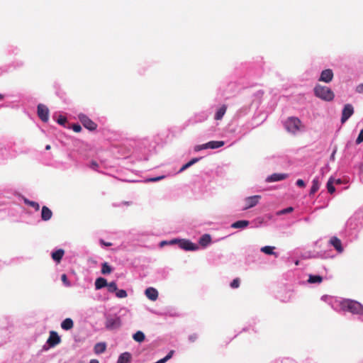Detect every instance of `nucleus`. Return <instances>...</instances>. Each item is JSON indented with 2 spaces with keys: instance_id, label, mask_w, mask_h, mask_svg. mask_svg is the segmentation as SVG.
Segmentation results:
<instances>
[{
  "instance_id": "nucleus-25",
  "label": "nucleus",
  "mask_w": 363,
  "mask_h": 363,
  "mask_svg": "<svg viewBox=\"0 0 363 363\" xmlns=\"http://www.w3.org/2000/svg\"><path fill=\"white\" fill-rule=\"evenodd\" d=\"M320 188V183L318 178L313 179L312 186L310 190V195L314 194Z\"/></svg>"
},
{
  "instance_id": "nucleus-3",
  "label": "nucleus",
  "mask_w": 363,
  "mask_h": 363,
  "mask_svg": "<svg viewBox=\"0 0 363 363\" xmlns=\"http://www.w3.org/2000/svg\"><path fill=\"white\" fill-rule=\"evenodd\" d=\"M301 126V121L297 117H289L284 122V127L286 130L292 133L296 134L300 130Z\"/></svg>"
},
{
  "instance_id": "nucleus-48",
  "label": "nucleus",
  "mask_w": 363,
  "mask_h": 363,
  "mask_svg": "<svg viewBox=\"0 0 363 363\" xmlns=\"http://www.w3.org/2000/svg\"><path fill=\"white\" fill-rule=\"evenodd\" d=\"M293 211V208L292 207H289L287 208H286L285 210L283 211L284 213H289V212H291Z\"/></svg>"
},
{
  "instance_id": "nucleus-5",
  "label": "nucleus",
  "mask_w": 363,
  "mask_h": 363,
  "mask_svg": "<svg viewBox=\"0 0 363 363\" xmlns=\"http://www.w3.org/2000/svg\"><path fill=\"white\" fill-rule=\"evenodd\" d=\"M105 326L108 330H115L119 328L121 326V318L118 316L107 318Z\"/></svg>"
},
{
  "instance_id": "nucleus-37",
  "label": "nucleus",
  "mask_w": 363,
  "mask_h": 363,
  "mask_svg": "<svg viewBox=\"0 0 363 363\" xmlns=\"http://www.w3.org/2000/svg\"><path fill=\"white\" fill-rule=\"evenodd\" d=\"M57 123L60 125H65V124L67 123V118L65 116H60L59 118L57 119Z\"/></svg>"
},
{
  "instance_id": "nucleus-15",
  "label": "nucleus",
  "mask_w": 363,
  "mask_h": 363,
  "mask_svg": "<svg viewBox=\"0 0 363 363\" xmlns=\"http://www.w3.org/2000/svg\"><path fill=\"white\" fill-rule=\"evenodd\" d=\"M52 216V211L47 206H44L42 208L41 218L43 220H49Z\"/></svg>"
},
{
  "instance_id": "nucleus-2",
  "label": "nucleus",
  "mask_w": 363,
  "mask_h": 363,
  "mask_svg": "<svg viewBox=\"0 0 363 363\" xmlns=\"http://www.w3.org/2000/svg\"><path fill=\"white\" fill-rule=\"evenodd\" d=\"M340 305L342 310L349 311L352 313L362 314L363 313V306L357 301L345 300L342 301Z\"/></svg>"
},
{
  "instance_id": "nucleus-31",
  "label": "nucleus",
  "mask_w": 363,
  "mask_h": 363,
  "mask_svg": "<svg viewBox=\"0 0 363 363\" xmlns=\"http://www.w3.org/2000/svg\"><path fill=\"white\" fill-rule=\"evenodd\" d=\"M24 203L34 208L35 211H38L40 209V205L38 204V203L35 201H32L28 200V199H24Z\"/></svg>"
},
{
  "instance_id": "nucleus-28",
  "label": "nucleus",
  "mask_w": 363,
  "mask_h": 363,
  "mask_svg": "<svg viewBox=\"0 0 363 363\" xmlns=\"http://www.w3.org/2000/svg\"><path fill=\"white\" fill-rule=\"evenodd\" d=\"M145 337L144 333L141 331L136 332L133 336V340L138 342H142L143 341H144Z\"/></svg>"
},
{
  "instance_id": "nucleus-1",
  "label": "nucleus",
  "mask_w": 363,
  "mask_h": 363,
  "mask_svg": "<svg viewBox=\"0 0 363 363\" xmlns=\"http://www.w3.org/2000/svg\"><path fill=\"white\" fill-rule=\"evenodd\" d=\"M314 94L316 97L326 101H331L335 97L333 91L329 87L320 84L315 86Z\"/></svg>"
},
{
  "instance_id": "nucleus-34",
  "label": "nucleus",
  "mask_w": 363,
  "mask_h": 363,
  "mask_svg": "<svg viewBox=\"0 0 363 363\" xmlns=\"http://www.w3.org/2000/svg\"><path fill=\"white\" fill-rule=\"evenodd\" d=\"M116 296L118 298H123L127 297L128 294L125 290H123V289L118 290L117 289V291H116Z\"/></svg>"
},
{
  "instance_id": "nucleus-33",
  "label": "nucleus",
  "mask_w": 363,
  "mask_h": 363,
  "mask_svg": "<svg viewBox=\"0 0 363 363\" xmlns=\"http://www.w3.org/2000/svg\"><path fill=\"white\" fill-rule=\"evenodd\" d=\"M327 189L330 194H333L335 191V188L333 185V179L330 178L327 183Z\"/></svg>"
},
{
  "instance_id": "nucleus-30",
  "label": "nucleus",
  "mask_w": 363,
  "mask_h": 363,
  "mask_svg": "<svg viewBox=\"0 0 363 363\" xmlns=\"http://www.w3.org/2000/svg\"><path fill=\"white\" fill-rule=\"evenodd\" d=\"M112 272L111 267L108 264L107 262H104L102 264L101 267V273L103 274H108Z\"/></svg>"
},
{
  "instance_id": "nucleus-47",
  "label": "nucleus",
  "mask_w": 363,
  "mask_h": 363,
  "mask_svg": "<svg viewBox=\"0 0 363 363\" xmlns=\"http://www.w3.org/2000/svg\"><path fill=\"white\" fill-rule=\"evenodd\" d=\"M101 243L105 246H107V247H109V246H111L112 245V243L111 242H104V240H101Z\"/></svg>"
},
{
  "instance_id": "nucleus-26",
  "label": "nucleus",
  "mask_w": 363,
  "mask_h": 363,
  "mask_svg": "<svg viewBox=\"0 0 363 363\" xmlns=\"http://www.w3.org/2000/svg\"><path fill=\"white\" fill-rule=\"evenodd\" d=\"M274 247L272 246H264L261 248V252L269 255H273L277 257L278 255L274 252Z\"/></svg>"
},
{
  "instance_id": "nucleus-36",
  "label": "nucleus",
  "mask_w": 363,
  "mask_h": 363,
  "mask_svg": "<svg viewBox=\"0 0 363 363\" xmlns=\"http://www.w3.org/2000/svg\"><path fill=\"white\" fill-rule=\"evenodd\" d=\"M363 142V129L361 130L357 138L356 139V144L359 145Z\"/></svg>"
},
{
  "instance_id": "nucleus-29",
  "label": "nucleus",
  "mask_w": 363,
  "mask_h": 363,
  "mask_svg": "<svg viewBox=\"0 0 363 363\" xmlns=\"http://www.w3.org/2000/svg\"><path fill=\"white\" fill-rule=\"evenodd\" d=\"M199 160V158H193L189 162H188L184 165H183L182 167L180 169L179 172H183L184 170L186 169L187 168H189V167H191V165H193L194 164L197 162Z\"/></svg>"
},
{
  "instance_id": "nucleus-45",
  "label": "nucleus",
  "mask_w": 363,
  "mask_h": 363,
  "mask_svg": "<svg viewBox=\"0 0 363 363\" xmlns=\"http://www.w3.org/2000/svg\"><path fill=\"white\" fill-rule=\"evenodd\" d=\"M172 354H173V351H171L166 357L162 358L164 362H166L168 359H169L172 357Z\"/></svg>"
},
{
  "instance_id": "nucleus-52",
  "label": "nucleus",
  "mask_w": 363,
  "mask_h": 363,
  "mask_svg": "<svg viewBox=\"0 0 363 363\" xmlns=\"http://www.w3.org/2000/svg\"><path fill=\"white\" fill-rule=\"evenodd\" d=\"M298 263H299V262L298 260L295 262L296 265H298Z\"/></svg>"
},
{
  "instance_id": "nucleus-41",
  "label": "nucleus",
  "mask_w": 363,
  "mask_h": 363,
  "mask_svg": "<svg viewBox=\"0 0 363 363\" xmlns=\"http://www.w3.org/2000/svg\"><path fill=\"white\" fill-rule=\"evenodd\" d=\"M165 177L164 176H160V177H152V178H150L147 179L148 182H157L159 180H161L162 179H164Z\"/></svg>"
},
{
  "instance_id": "nucleus-46",
  "label": "nucleus",
  "mask_w": 363,
  "mask_h": 363,
  "mask_svg": "<svg viewBox=\"0 0 363 363\" xmlns=\"http://www.w3.org/2000/svg\"><path fill=\"white\" fill-rule=\"evenodd\" d=\"M90 167H91L92 169H97V167H99V165H98V164H97V162H95V161H92V162H91V165H90Z\"/></svg>"
},
{
  "instance_id": "nucleus-27",
  "label": "nucleus",
  "mask_w": 363,
  "mask_h": 363,
  "mask_svg": "<svg viewBox=\"0 0 363 363\" xmlns=\"http://www.w3.org/2000/svg\"><path fill=\"white\" fill-rule=\"evenodd\" d=\"M323 281V277L319 275H309V278L308 279V281L311 284H315V283H321Z\"/></svg>"
},
{
  "instance_id": "nucleus-50",
  "label": "nucleus",
  "mask_w": 363,
  "mask_h": 363,
  "mask_svg": "<svg viewBox=\"0 0 363 363\" xmlns=\"http://www.w3.org/2000/svg\"><path fill=\"white\" fill-rule=\"evenodd\" d=\"M50 149H51V146H50V145H47L45 146V150H50Z\"/></svg>"
},
{
  "instance_id": "nucleus-19",
  "label": "nucleus",
  "mask_w": 363,
  "mask_h": 363,
  "mask_svg": "<svg viewBox=\"0 0 363 363\" xmlns=\"http://www.w3.org/2000/svg\"><path fill=\"white\" fill-rule=\"evenodd\" d=\"M224 141H210L206 143L205 146H207L208 148L211 149H217L224 145Z\"/></svg>"
},
{
  "instance_id": "nucleus-10",
  "label": "nucleus",
  "mask_w": 363,
  "mask_h": 363,
  "mask_svg": "<svg viewBox=\"0 0 363 363\" xmlns=\"http://www.w3.org/2000/svg\"><path fill=\"white\" fill-rule=\"evenodd\" d=\"M61 342L60 337L58 335L57 333L55 331H51L50 333V336L47 340V343L50 347H53L57 345L60 344Z\"/></svg>"
},
{
  "instance_id": "nucleus-51",
  "label": "nucleus",
  "mask_w": 363,
  "mask_h": 363,
  "mask_svg": "<svg viewBox=\"0 0 363 363\" xmlns=\"http://www.w3.org/2000/svg\"><path fill=\"white\" fill-rule=\"evenodd\" d=\"M4 99V96L2 94H0V101L3 100Z\"/></svg>"
},
{
  "instance_id": "nucleus-43",
  "label": "nucleus",
  "mask_w": 363,
  "mask_h": 363,
  "mask_svg": "<svg viewBox=\"0 0 363 363\" xmlns=\"http://www.w3.org/2000/svg\"><path fill=\"white\" fill-rule=\"evenodd\" d=\"M356 91L359 94H363V83L356 87Z\"/></svg>"
},
{
  "instance_id": "nucleus-12",
  "label": "nucleus",
  "mask_w": 363,
  "mask_h": 363,
  "mask_svg": "<svg viewBox=\"0 0 363 363\" xmlns=\"http://www.w3.org/2000/svg\"><path fill=\"white\" fill-rule=\"evenodd\" d=\"M287 177H288V175L286 174L274 173L267 177V182H274L281 181V180L286 179Z\"/></svg>"
},
{
  "instance_id": "nucleus-18",
  "label": "nucleus",
  "mask_w": 363,
  "mask_h": 363,
  "mask_svg": "<svg viewBox=\"0 0 363 363\" xmlns=\"http://www.w3.org/2000/svg\"><path fill=\"white\" fill-rule=\"evenodd\" d=\"M73 326H74L73 320L69 318L65 319L61 323L62 328L65 330H69L72 329L73 328Z\"/></svg>"
},
{
  "instance_id": "nucleus-4",
  "label": "nucleus",
  "mask_w": 363,
  "mask_h": 363,
  "mask_svg": "<svg viewBox=\"0 0 363 363\" xmlns=\"http://www.w3.org/2000/svg\"><path fill=\"white\" fill-rule=\"evenodd\" d=\"M170 244H175L178 243L179 246L181 249L185 250H196L199 247L198 246L191 242V241L188 240H177L174 239L169 242Z\"/></svg>"
},
{
  "instance_id": "nucleus-40",
  "label": "nucleus",
  "mask_w": 363,
  "mask_h": 363,
  "mask_svg": "<svg viewBox=\"0 0 363 363\" xmlns=\"http://www.w3.org/2000/svg\"><path fill=\"white\" fill-rule=\"evenodd\" d=\"M72 130L76 133H79L82 130V127L79 124H74L72 125Z\"/></svg>"
},
{
  "instance_id": "nucleus-14",
  "label": "nucleus",
  "mask_w": 363,
  "mask_h": 363,
  "mask_svg": "<svg viewBox=\"0 0 363 363\" xmlns=\"http://www.w3.org/2000/svg\"><path fill=\"white\" fill-rule=\"evenodd\" d=\"M145 296L151 301H156L158 298V291L152 287L147 288L145 291Z\"/></svg>"
},
{
  "instance_id": "nucleus-7",
  "label": "nucleus",
  "mask_w": 363,
  "mask_h": 363,
  "mask_svg": "<svg viewBox=\"0 0 363 363\" xmlns=\"http://www.w3.org/2000/svg\"><path fill=\"white\" fill-rule=\"evenodd\" d=\"M353 113L354 108L352 105L350 104H345L342 111V123H345L349 119V118L353 115Z\"/></svg>"
},
{
  "instance_id": "nucleus-20",
  "label": "nucleus",
  "mask_w": 363,
  "mask_h": 363,
  "mask_svg": "<svg viewBox=\"0 0 363 363\" xmlns=\"http://www.w3.org/2000/svg\"><path fill=\"white\" fill-rule=\"evenodd\" d=\"M107 281L103 277H99L95 281V288L96 290L101 289L103 287L106 286Z\"/></svg>"
},
{
  "instance_id": "nucleus-22",
  "label": "nucleus",
  "mask_w": 363,
  "mask_h": 363,
  "mask_svg": "<svg viewBox=\"0 0 363 363\" xmlns=\"http://www.w3.org/2000/svg\"><path fill=\"white\" fill-rule=\"evenodd\" d=\"M211 238L210 235L205 234L200 238L199 244L201 246L206 247L211 242Z\"/></svg>"
},
{
  "instance_id": "nucleus-13",
  "label": "nucleus",
  "mask_w": 363,
  "mask_h": 363,
  "mask_svg": "<svg viewBox=\"0 0 363 363\" xmlns=\"http://www.w3.org/2000/svg\"><path fill=\"white\" fill-rule=\"evenodd\" d=\"M330 243L335 247V249L339 252L341 253L343 252V247L342 246L341 240L334 236L330 238Z\"/></svg>"
},
{
  "instance_id": "nucleus-8",
  "label": "nucleus",
  "mask_w": 363,
  "mask_h": 363,
  "mask_svg": "<svg viewBox=\"0 0 363 363\" xmlns=\"http://www.w3.org/2000/svg\"><path fill=\"white\" fill-rule=\"evenodd\" d=\"M38 117L43 121L47 122L49 119V109L43 104H38Z\"/></svg>"
},
{
  "instance_id": "nucleus-39",
  "label": "nucleus",
  "mask_w": 363,
  "mask_h": 363,
  "mask_svg": "<svg viewBox=\"0 0 363 363\" xmlns=\"http://www.w3.org/2000/svg\"><path fill=\"white\" fill-rule=\"evenodd\" d=\"M62 281L66 285L69 286V282L68 281L67 275L65 274H63L61 277Z\"/></svg>"
},
{
  "instance_id": "nucleus-49",
  "label": "nucleus",
  "mask_w": 363,
  "mask_h": 363,
  "mask_svg": "<svg viewBox=\"0 0 363 363\" xmlns=\"http://www.w3.org/2000/svg\"><path fill=\"white\" fill-rule=\"evenodd\" d=\"M90 363H99V361L97 359H91L90 361Z\"/></svg>"
},
{
  "instance_id": "nucleus-9",
  "label": "nucleus",
  "mask_w": 363,
  "mask_h": 363,
  "mask_svg": "<svg viewBox=\"0 0 363 363\" xmlns=\"http://www.w3.org/2000/svg\"><path fill=\"white\" fill-rule=\"evenodd\" d=\"M261 199V196L259 195H255L252 196L247 197L245 199V207L243 208V210H247L250 208H252L255 206L258 203L259 199Z\"/></svg>"
},
{
  "instance_id": "nucleus-23",
  "label": "nucleus",
  "mask_w": 363,
  "mask_h": 363,
  "mask_svg": "<svg viewBox=\"0 0 363 363\" xmlns=\"http://www.w3.org/2000/svg\"><path fill=\"white\" fill-rule=\"evenodd\" d=\"M248 225H249V221L242 220H238V221L233 223L231 225V227L233 228H244L247 227Z\"/></svg>"
},
{
  "instance_id": "nucleus-11",
  "label": "nucleus",
  "mask_w": 363,
  "mask_h": 363,
  "mask_svg": "<svg viewBox=\"0 0 363 363\" xmlns=\"http://www.w3.org/2000/svg\"><path fill=\"white\" fill-rule=\"evenodd\" d=\"M333 78V72L332 69H327L322 71L320 74V77L319 78V81L324 82L325 83H329L332 81Z\"/></svg>"
},
{
  "instance_id": "nucleus-35",
  "label": "nucleus",
  "mask_w": 363,
  "mask_h": 363,
  "mask_svg": "<svg viewBox=\"0 0 363 363\" xmlns=\"http://www.w3.org/2000/svg\"><path fill=\"white\" fill-rule=\"evenodd\" d=\"M240 280L239 278H235L230 283V286L233 289H237L240 286Z\"/></svg>"
},
{
  "instance_id": "nucleus-38",
  "label": "nucleus",
  "mask_w": 363,
  "mask_h": 363,
  "mask_svg": "<svg viewBox=\"0 0 363 363\" xmlns=\"http://www.w3.org/2000/svg\"><path fill=\"white\" fill-rule=\"evenodd\" d=\"M206 145V143L205 144H203V145H196L195 147H194V150L198 152V151H200L201 150H204V149H208V147L207 146H205Z\"/></svg>"
},
{
  "instance_id": "nucleus-17",
  "label": "nucleus",
  "mask_w": 363,
  "mask_h": 363,
  "mask_svg": "<svg viewBox=\"0 0 363 363\" xmlns=\"http://www.w3.org/2000/svg\"><path fill=\"white\" fill-rule=\"evenodd\" d=\"M65 254V251L62 249H59L55 252H53L51 255L52 258L57 262V263L60 262L63 255Z\"/></svg>"
},
{
  "instance_id": "nucleus-24",
  "label": "nucleus",
  "mask_w": 363,
  "mask_h": 363,
  "mask_svg": "<svg viewBox=\"0 0 363 363\" xmlns=\"http://www.w3.org/2000/svg\"><path fill=\"white\" fill-rule=\"evenodd\" d=\"M106 349V345L104 342H99L95 345L94 352L96 354H101L105 352Z\"/></svg>"
},
{
  "instance_id": "nucleus-6",
  "label": "nucleus",
  "mask_w": 363,
  "mask_h": 363,
  "mask_svg": "<svg viewBox=\"0 0 363 363\" xmlns=\"http://www.w3.org/2000/svg\"><path fill=\"white\" fill-rule=\"evenodd\" d=\"M79 119L80 122L82 123L84 128L89 130H94L97 128L96 123L92 121L87 116L84 114H79Z\"/></svg>"
},
{
  "instance_id": "nucleus-32",
  "label": "nucleus",
  "mask_w": 363,
  "mask_h": 363,
  "mask_svg": "<svg viewBox=\"0 0 363 363\" xmlns=\"http://www.w3.org/2000/svg\"><path fill=\"white\" fill-rule=\"evenodd\" d=\"M106 286L108 292L110 293L116 292L118 289L117 285L114 281L110 282L108 284L107 283Z\"/></svg>"
},
{
  "instance_id": "nucleus-21",
  "label": "nucleus",
  "mask_w": 363,
  "mask_h": 363,
  "mask_svg": "<svg viewBox=\"0 0 363 363\" xmlns=\"http://www.w3.org/2000/svg\"><path fill=\"white\" fill-rule=\"evenodd\" d=\"M130 359L131 354L129 352H124L119 356L117 363H128Z\"/></svg>"
},
{
  "instance_id": "nucleus-16",
  "label": "nucleus",
  "mask_w": 363,
  "mask_h": 363,
  "mask_svg": "<svg viewBox=\"0 0 363 363\" xmlns=\"http://www.w3.org/2000/svg\"><path fill=\"white\" fill-rule=\"evenodd\" d=\"M226 110H227L226 105L224 104L222 106H220L216 111L215 116H214V119L216 121L221 120L223 118V116L225 115Z\"/></svg>"
},
{
  "instance_id": "nucleus-53",
  "label": "nucleus",
  "mask_w": 363,
  "mask_h": 363,
  "mask_svg": "<svg viewBox=\"0 0 363 363\" xmlns=\"http://www.w3.org/2000/svg\"><path fill=\"white\" fill-rule=\"evenodd\" d=\"M161 245H165V242H162Z\"/></svg>"
},
{
  "instance_id": "nucleus-42",
  "label": "nucleus",
  "mask_w": 363,
  "mask_h": 363,
  "mask_svg": "<svg viewBox=\"0 0 363 363\" xmlns=\"http://www.w3.org/2000/svg\"><path fill=\"white\" fill-rule=\"evenodd\" d=\"M296 185L301 188H303L306 186V184H305L304 181L301 179H299L296 181Z\"/></svg>"
},
{
  "instance_id": "nucleus-44",
  "label": "nucleus",
  "mask_w": 363,
  "mask_h": 363,
  "mask_svg": "<svg viewBox=\"0 0 363 363\" xmlns=\"http://www.w3.org/2000/svg\"><path fill=\"white\" fill-rule=\"evenodd\" d=\"M196 339H197V335H196V334L191 335H189V340L191 342H195Z\"/></svg>"
}]
</instances>
